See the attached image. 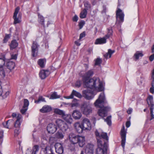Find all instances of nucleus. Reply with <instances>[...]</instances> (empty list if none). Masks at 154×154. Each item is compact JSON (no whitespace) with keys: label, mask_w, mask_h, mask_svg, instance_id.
<instances>
[{"label":"nucleus","mask_w":154,"mask_h":154,"mask_svg":"<svg viewBox=\"0 0 154 154\" xmlns=\"http://www.w3.org/2000/svg\"><path fill=\"white\" fill-rule=\"evenodd\" d=\"M94 104L97 108H100L98 110V113L100 116L102 117L106 116L108 112L110 109L109 106H104L107 104V103L104 94L103 92L100 94L98 99L94 103Z\"/></svg>","instance_id":"1"},{"label":"nucleus","mask_w":154,"mask_h":154,"mask_svg":"<svg viewBox=\"0 0 154 154\" xmlns=\"http://www.w3.org/2000/svg\"><path fill=\"white\" fill-rule=\"evenodd\" d=\"M82 81L85 88H89L91 90L98 91L104 90V88L103 83L100 81L98 78L91 79L88 81Z\"/></svg>","instance_id":"2"},{"label":"nucleus","mask_w":154,"mask_h":154,"mask_svg":"<svg viewBox=\"0 0 154 154\" xmlns=\"http://www.w3.org/2000/svg\"><path fill=\"white\" fill-rule=\"evenodd\" d=\"M74 127L76 131L79 133H82L83 130H90L91 128L89 120L86 118L83 119L81 124L78 122L75 123Z\"/></svg>","instance_id":"3"},{"label":"nucleus","mask_w":154,"mask_h":154,"mask_svg":"<svg viewBox=\"0 0 154 154\" xmlns=\"http://www.w3.org/2000/svg\"><path fill=\"white\" fill-rule=\"evenodd\" d=\"M100 142V140H98L97 147L96 149L95 154H107L108 145H107L106 143L103 144Z\"/></svg>","instance_id":"4"},{"label":"nucleus","mask_w":154,"mask_h":154,"mask_svg":"<svg viewBox=\"0 0 154 154\" xmlns=\"http://www.w3.org/2000/svg\"><path fill=\"white\" fill-rule=\"evenodd\" d=\"M81 109L83 114L89 115L92 112L91 104L89 102H85L81 105Z\"/></svg>","instance_id":"5"},{"label":"nucleus","mask_w":154,"mask_h":154,"mask_svg":"<svg viewBox=\"0 0 154 154\" xmlns=\"http://www.w3.org/2000/svg\"><path fill=\"white\" fill-rule=\"evenodd\" d=\"M95 134L97 137V142L98 140H100L101 142V144H103L102 139L103 140H104V143H106L107 145H108L109 137L107 136V133L105 132H102L101 134H100L97 130H96Z\"/></svg>","instance_id":"6"},{"label":"nucleus","mask_w":154,"mask_h":154,"mask_svg":"<svg viewBox=\"0 0 154 154\" xmlns=\"http://www.w3.org/2000/svg\"><path fill=\"white\" fill-rule=\"evenodd\" d=\"M96 91L91 89L83 90L82 91L83 96L88 100L92 99L96 94Z\"/></svg>","instance_id":"7"},{"label":"nucleus","mask_w":154,"mask_h":154,"mask_svg":"<svg viewBox=\"0 0 154 154\" xmlns=\"http://www.w3.org/2000/svg\"><path fill=\"white\" fill-rule=\"evenodd\" d=\"M147 102L149 106H150V110L151 118L149 119L150 121L154 119V115L153 114L154 109V103L153 101V97L152 95H149L148 97Z\"/></svg>","instance_id":"8"},{"label":"nucleus","mask_w":154,"mask_h":154,"mask_svg":"<svg viewBox=\"0 0 154 154\" xmlns=\"http://www.w3.org/2000/svg\"><path fill=\"white\" fill-rule=\"evenodd\" d=\"M124 13L119 8L118 9L116 12V23L121 25L124 21Z\"/></svg>","instance_id":"9"},{"label":"nucleus","mask_w":154,"mask_h":154,"mask_svg":"<svg viewBox=\"0 0 154 154\" xmlns=\"http://www.w3.org/2000/svg\"><path fill=\"white\" fill-rule=\"evenodd\" d=\"M55 123L60 129L63 131H65L68 128L67 124L63 120L58 119L56 120Z\"/></svg>","instance_id":"10"},{"label":"nucleus","mask_w":154,"mask_h":154,"mask_svg":"<svg viewBox=\"0 0 154 154\" xmlns=\"http://www.w3.org/2000/svg\"><path fill=\"white\" fill-rule=\"evenodd\" d=\"M20 10V8L19 7H17L15 10L13 18L14 20V24H16L20 23L21 21V14L19 13L18 17H17V15Z\"/></svg>","instance_id":"11"},{"label":"nucleus","mask_w":154,"mask_h":154,"mask_svg":"<svg viewBox=\"0 0 154 154\" xmlns=\"http://www.w3.org/2000/svg\"><path fill=\"white\" fill-rule=\"evenodd\" d=\"M80 136L79 135H76L72 133H71L69 135V140L70 142L73 144L72 145L73 146L72 148L70 149L71 151L74 150L75 148L74 144L78 143V140Z\"/></svg>","instance_id":"12"},{"label":"nucleus","mask_w":154,"mask_h":154,"mask_svg":"<svg viewBox=\"0 0 154 154\" xmlns=\"http://www.w3.org/2000/svg\"><path fill=\"white\" fill-rule=\"evenodd\" d=\"M127 131L125 129V127L123 125L120 131V135L122 140L121 142V146L124 149L126 142V135Z\"/></svg>","instance_id":"13"},{"label":"nucleus","mask_w":154,"mask_h":154,"mask_svg":"<svg viewBox=\"0 0 154 154\" xmlns=\"http://www.w3.org/2000/svg\"><path fill=\"white\" fill-rule=\"evenodd\" d=\"M39 45L36 41H33L31 47L32 55L33 57H36L38 55Z\"/></svg>","instance_id":"14"},{"label":"nucleus","mask_w":154,"mask_h":154,"mask_svg":"<svg viewBox=\"0 0 154 154\" xmlns=\"http://www.w3.org/2000/svg\"><path fill=\"white\" fill-rule=\"evenodd\" d=\"M94 74V70L93 69L89 70L86 72L82 76V81H88V79H91L90 78Z\"/></svg>","instance_id":"15"},{"label":"nucleus","mask_w":154,"mask_h":154,"mask_svg":"<svg viewBox=\"0 0 154 154\" xmlns=\"http://www.w3.org/2000/svg\"><path fill=\"white\" fill-rule=\"evenodd\" d=\"M47 129L49 133L52 134L56 132L57 128L55 125L51 123L48 125Z\"/></svg>","instance_id":"16"},{"label":"nucleus","mask_w":154,"mask_h":154,"mask_svg":"<svg viewBox=\"0 0 154 154\" xmlns=\"http://www.w3.org/2000/svg\"><path fill=\"white\" fill-rule=\"evenodd\" d=\"M56 152L59 154H62L63 152V144L60 143H57L55 145Z\"/></svg>","instance_id":"17"},{"label":"nucleus","mask_w":154,"mask_h":154,"mask_svg":"<svg viewBox=\"0 0 154 154\" xmlns=\"http://www.w3.org/2000/svg\"><path fill=\"white\" fill-rule=\"evenodd\" d=\"M74 96H75L80 98H81L82 97V95L80 93L73 90L70 95L68 96H65L64 98L66 99H72L73 98Z\"/></svg>","instance_id":"18"},{"label":"nucleus","mask_w":154,"mask_h":154,"mask_svg":"<svg viewBox=\"0 0 154 154\" xmlns=\"http://www.w3.org/2000/svg\"><path fill=\"white\" fill-rule=\"evenodd\" d=\"M85 150L87 154H93L94 151L93 145L90 143H88L86 146Z\"/></svg>","instance_id":"19"},{"label":"nucleus","mask_w":154,"mask_h":154,"mask_svg":"<svg viewBox=\"0 0 154 154\" xmlns=\"http://www.w3.org/2000/svg\"><path fill=\"white\" fill-rule=\"evenodd\" d=\"M50 72L49 70H41L39 73V75L42 79L45 78L50 74Z\"/></svg>","instance_id":"20"},{"label":"nucleus","mask_w":154,"mask_h":154,"mask_svg":"<svg viewBox=\"0 0 154 154\" xmlns=\"http://www.w3.org/2000/svg\"><path fill=\"white\" fill-rule=\"evenodd\" d=\"M6 66L8 69L11 70L14 68L15 63L11 60H8L7 61Z\"/></svg>","instance_id":"21"},{"label":"nucleus","mask_w":154,"mask_h":154,"mask_svg":"<svg viewBox=\"0 0 154 154\" xmlns=\"http://www.w3.org/2000/svg\"><path fill=\"white\" fill-rule=\"evenodd\" d=\"M72 116L75 119H79L81 117L82 114L79 111L75 110L72 112Z\"/></svg>","instance_id":"22"},{"label":"nucleus","mask_w":154,"mask_h":154,"mask_svg":"<svg viewBox=\"0 0 154 154\" xmlns=\"http://www.w3.org/2000/svg\"><path fill=\"white\" fill-rule=\"evenodd\" d=\"M106 39L104 37L97 39L94 42L95 45H102L106 42Z\"/></svg>","instance_id":"23"},{"label":"nucleus","mask_w":154,"mask_h":154,"mask_svg":"<svg viewBox=\"0 0 154 154\" xmlns=\"http://www.w3.org/2000/svg\"><path fill=\"white\" fill-rule=\"evenodd\" d=\"M63 119L68 123L71 124L73 121V119L72 118L71 115L68 114L65 115L63 116Z\"/></svg>","instance_id":"24"},{"label":"nucleus","mask_w":154,"mask_h":154,"mask_svg":"<svg viewBox=\"0 0 154 154\" xmlns=\"http://www.w3.org/2000/svg\"><path fill=\"white\" fill-rule=\"evenodd\" d=\"M52 110V108L50 106L45 105L40 109V112L42 113H46L50 112Z\"/></svg>","instance_id":"25"},{"label":"nucleus","mask_w":154,"mask_h":154,"mask_svg":"<svg viewBox=\"0 0 154 154\" xmlns=\"http://www.w3.org/2000/svg\"><path fill=\"white\" fill-rule=\"evenodd\" d=\"M46 59L45 58H42L38 59L37 63L39 66L41 68L45 67L46 63Z\"/></svg>","instance_id":"26"},{"label":"nucleus","mask_w":154,"mask_h":154,"mask_svg":"<svg viewBox=\"0 0 154 154\" xmlns=\"http://www.w3.org/2000/svg\"><path fill=\"white\" fill-rule=\"evenodd\" d=\"M80 147H83L85 144V137L83 136H80L78 140V143Z\"/></svg>","instance_id":"27"},{"label":"nucleus","mask_w":154,"mask_h":154,"mask_svg":"<svg viewBox=\"0 0 154 154\" xmlns=\"http://www.w3.org/2000/svg\"><path fill=\"white\" fill-rule=\"evenodd\" d=\"M5 63L4 59L0 58V75L4 74V71L3 68V66L5 65Z\"/></svg>","instance_id":"28"},{"label":"nucleus","mask_w":154,"mask_h":154,"mask_svg":"<svg viewBox=\"0 0 154 154\" xmlns=\"http://www.w3.org/2000/svg\"><path fill=\"white\" fill-rule=\"evenodd\" d=\"M38 22L41 24L45 27V19L44 17L41 15L39 13H38Z\"/></svg>","instance_id":"29"},{"label":"nucleus","mask_w":154,"mask_h":154,"mask_svg":"<svg viewBox=\"0 0 154 154\" xmlns=\"http://www.w3.org/2000/svg\"><path fill=\"white\" fill-rule=\"evenodd\" d=\"M115 52V50H112L111 49H109L107 53H106L104 55V57L106 59L110 58L111 57L112 55Z\"/></svg>","instance_id":"30"},{"label":"nucleus","mask_w":154,"mask_h":154,"mask_svg":"<svg viewBox=\"0 0 154 154\" xmlns=\"http://www.w3.org/2000/svg\"><path fill=\"white\" fill-rule=\"evenodd\" d=\"M18 44L16 40H12L10 44V48L11 50H13L16 48L18 45Z\"/></svg>","instance_id":"31"},{"label":"nucleus","mask_w":154,"mask_h":154,"mask_svg":"<svg viewBox=\"0 0 154 154\" xmlns=\"http://www.w3.org/2000/svg\"><path fill=\"white\" fill-rule=\"evenodd\" d=\"M112 28L110 27L108 29L107 33L104 36L106 39L111 37L112 35Z\"/></svg>","instance_id":"32"},{"label":"nucleus","mask_w":154,"mask_h":154,"mask_svg":"<svg viewBox=\"0 0 154 154\" xmlns=\"http://www.w3.org/2000/svg\"><path fill=\"white\" fill-rule=\"evenodd\" d=\"M54 112L56 114L61 116L62 117L64 114H65V112L63 111L60 109H55L54 110Z\"/></svg>","instance_id":"33"},{"label":"nucleus","mask_w":154,"mask_h":154,"mask_svg":"<svg viewBox=\"0 0 154 154\" xmlns=\"http://www.w3.org/2000/svg\"><path fill=\"white\" fill-rule=\"evenodd\" d=\"M39 146L35 145L33 146L32 150V154H36L39 149Z\"/></svg>","instance_id":"34"},{"label":"nucleus","mask_w":154,"mask_h":154,"mask_svg":"<svg viewBox=\"0 0 154 154\" xmlns=\"http://www.w3.org/2000/svg\"><path fill=\"white\" fill-rule=\"evenodd\" d=\"M45 154H54L52 149L50 147H46L44 151Z\"/></svg>","instance_id":"35"},{"label":"nucleus","mask_w":154,"mask_h":154,"mask_svg":"<svg viewBox=\"0 0 154 154\" xmlns=\"http://www.w3.org/2000/svg\"><path fill=\"white\" fill-rule=\"evenodd\" d=\"M87 10L86 9H84L82 11H81L80 14V18L83 19L86 17L87 14Z\"/></svg>","instance_id":"36"},{"label":"nucleus","mask_w":154,"mask_h":154,"mask_svg":"<svg viewBox=\"0 0 154 154\" xmlns=\"http://www.w3.org/2000/svg\"><path fill=\"white\" fill-rule=\"evenodd\" d=\"M143 56V54L142 52L139 51H137L134 54V57L136 60H137L139 59L140 57H142Z\"/></svg>","instance_id":"37"},{"label":"nucleus","mask_w":154,"mask_h":154,"mask_svg":"<svg viewBox=\"0 0 154 154\" xmlns=\"http://www.w3.org/2000/svg\"><path fill=\"white\" fill-rule=\"evenodd\" d=\"M55 137L58 139H62L63 138L64 135L62 132L58 131L56 134Z\"/></svg>","instance_id":"38"},{"label":"nucleus","mask_w":154,"mask_h":154,"mask_svg":"<svg viewBox=\"0 0 154 154\" xmlns=\"http://www.w3.org/2000/svg\"><path fill=\"white\" fill-rule=\"evenodd\" d=\"M104 121L106 122L108 125L111 126L112 124L111 122V116H108L106 119H103Z\"/></svg>","instance_id":"39"},{"label":"nucleus","mask_w":154,"mask_h":154,"mask_svg":"<svg viewBox=\"0 0 154 154\" xmlns=\"http://www.w3.org/2000/svg\"><path fill=\"white\" fill-rule=\"evenodd\" d=\"M42 102H45L46 101L45 98L41 96H39L38 100L35 101V103H39Z\"/></svg>","instance_id":"40"},{"label":"nucleus","mask_w":154,"mask_h":154,"mask_svg":"<svg viewBox=\"0 0 154 154\" xmlns=\"http://www.w3.org/2000/svg\"><path fill=\"white\" fill-rule=\"evenodd\" d=\"M60 97V96L57 94V92H54L51 94L50 99H54L59 98Z\"/></svg>","instance_id":"41"},{"label":"nucleus","mask_w":154,"mask_h":154,"mask_svg":"<svg viewBox=\"0 0 154 154\" xmlns=\"http://www.w3.org/2000/svg\"><path fill=\"white\" fill-rule=\"evenodd\" d=\"M79 105V103H78V100L76 99H74L71 104V106L72 107H77Z\"/></svg>","instance_id":"42"},{"label":"nucleus","mask_w":154,"mask_h":154,"mask_svg":"<svg viewBox=\"0 0 154 154\" xmlns=\"http://www.w3.org/2000/svg\"><path fill=\"white\" fill-rule=\"evenodd\" d=\"M20 120L18 119L16 121L14 126L16 128H19L20 125Z\"/></svg>","instance_id":"43"},{"label":"nucleus","mask_w":154,"mask_h":154,"mask_svg":"<svg viewBox=\"0 0 154 154\" xmlns=\"http://www.w3.org/2000/svg\"><path fill=\"white\" fill-rule=\"evenodd\" d=\"M10 36L11 35L10 34H6L3 40V43H6L10 38Z\"/></svg>","instance_id":"44"},{"label":"nucleus","mask_w":154,"mask_h":154,"mask_svg":"<svg viewBox=\"0 0 154 154\" xmlns=\"http://www.w3.org/2000/svg\"><path fill=\"white\" fill-rule=\"evenodd\" d=\"M95 65H99L102 62V60L100 58H97L95 60Z\"/></svg>","instance_id":"45"},{"label":"nucleus","mask_w":154,"mask_h":154,"mask_svg":"<svg viewBox=\"0 0 154 154\" xmlns=\"http://www.w3.org/2000/svg\"><path fill=\"white\" fill-rule=\"evenodd\" d=\"M84 7L86 8V9L88 10L91 7V4L88 2H85L84 4Z\"/></svg>","instance_id":"46"},{"label":"nucleus","mask_w":154,"mask_h":154,"mask_svg":"<svg viewBox=\"0 0 154 154\" xmlns=\"http://www.w3.org/2000/svg\"><path fill=\"white\" fill-rule=\"evenodd\" d=\"M3 131L0 129V145H1L3 142Z\"/></svg>","instance_id":"47"},{"label":"nucleus","mask_w":154,"mask_h":154,"mask_svg":"<svg viewBox=\"0 0 154 154\" xmlns=\"http://www.w3.org/2000/svg\"><path fill=\"white\" fill-rule=\"evenodd\" d=\"M29 104V101L28 100L24 99V104L23 106L24 107H27L28 108Z\"/></svg>","instance_id":"48"},{"label":"nucleus","mask_w":154,"mask_h":154,"mask_svg":"<svg viewBox=\"0 0 154 154\" xmlns=\"http://www.w3.org/2000/svg\"><path fill=\"white\" fill-rule=\"evenodd\" d=\"M10 121H11V120H8V121H7L6 122H3L2 124H3V125L4 127H5L6 128H9V125H8V122Z\"/></svg>","instance_id":"49"},{"label":"nucleus","mask_w":154,"mask_h":154,"mask_svg":"<svg viewBox=\"0 0 154 154\" xmlns=\"http://www.w3.org/2000/svg\"><path fill=\"white\" fill-rule=\"evenodd\" d=\"M85 24V22L84 20H82L79 23V26L80 29H81Z\"/></svg>","instance_id":"50"},{"label":"nucleus","mask_w":154,"mask_h":154,"mask_svg":"<svg viewBox=\"0 0 154 154\" xmlns=\"http://www.w3.org/2000/svg\"><path fill=\"white\" fill-rule=\"evenodd\" d=\"M81 85V82L80 80H78L76 81L75 83V86L77 88H79L80 87Z\"/></svg>","instance_id":"51"},{"label":"nucleus","mask_w":154,"mask_h":154,"mask_svg":"<svg viewBox=\"0 0 154 154\" xmlns=\"http://www.w3.org/2000/svg\"><path fill=\"white\" fill-rule=\"evenodd\" d=\"M27 109L28 108L27 107H24L23 106L22 108L20 110L22 114H23L26 112Z\"/></svg>","instance_id":"52"},{"label":"nucleus","mask_w":154,"mask_h":154,"mask_svg":"<svg viewBox=\"0 0 154 154\" xmlns=\"http://www.w3.org/2000/svg\"><path fill=\"white\" fill-rule=\"evenodd\" d=\"M152 78L153 79V81L152 82V86L154 87V70L153 71L152 73Z\"/></svg>","instance_id":"53"},{"label":"nucleus","mask_w":154,"mask_h":154,"mask_svg":"<svg viewBox=\"0 0 154 154\" xmlns=\"http://www.w3.org/2000/svg\"><path fill=\"white\" fill-rule=\"evenodd\" d=\"M78 17L75 15L72 18V20L73 22H77L78 20Z\"/></svg>","instance_id":"54"},{"label":"nucleus","mask_w":154,"mask_h":154,"mask_svg":"<svg viewBox=\"0 0 154 154\" xmlns=\"http://www.w3.org/2000/svg\"><path fill=\"white\" fill-rule=\"evenodd\" d=\"M9 92L8 91L5 92V93L2 95V97L3 99L6 98L9 94Z\"/></svg>","instance_id":"55"},{"label":"nucleus","mask_w":154,"mask_h":154,"mask_svg":"<svg viewBox=\"0 0 154 154\" xmlns=\"http://www.w3.org/2000/svg\"><path fill=\"white\" fill-rule=\"evenodd\" d=\"M85 32H83L82 33L80 34L79 36V39L81 40L82 38L84 37L85 36Z\"/></svg>","instance_id":"56"},{"label":"nucleus","mask_w":154,"mask_h":154,"mask_svg":"<svg viewBox=\"0 0 154 154\" xmlns=\"http://www.w3.org/2000/svg\"><path fill=\"white\" fill-rule=\"evenodd\" d=\"M19 134V130L17 129L14 130V136L15 137H16L18 136Z\"/></svg>","instance_id":"57"},{"label":"nucleus","mask_w":154,"mask_h":154,"mask_svg":"<svg viewBox=\"0 0 154 154\" xmlns=\"http://www.w3.org/2000/svg\"><path fill=\"white\" fill-rule=\"evenodd\" d=\"M81 40L79 39L78 40L76 41L75 42V44L77 46H79L81 43H80V41Z\"/></svg>","instance_id":"58"},{"label":"nucleus","mask_w":154,"mask_h":154,"mask_svg":"<svg viewBox=\"0 0 154 154\" xmlns=\"http://www.w3.org/2000/svg\"><path fill=\"white\" fill-rule=\"evenodd\" d=\"M133 109L131 108H129L127 111V112L128 114H131L132 112Z\"/></svg>","instance_id":"59"},{"label":"nucleus","mask_w":154,"mask_h":154,"mask_svg":"<svg viewBox=\"0 0 154 154\" xmlns=\"http://www.w3.org/2000/svg\"><path fill=\"white\" fill-rule=\"evenodd\" d=\"M149 91L152 94H154V87L152 86L150 88Z\"/></svg>","instance_id":"60"},{"label":"nucleus","mask_w":154,"mask_h":154,"mask_svg":"<svg viewBox=\"0 0 154 154\" xmlns=\"http://www.w3.org/2000/svg\"><path fill=\"white\" fill-rule=\"evenodd\" d=\"M17 58V56L16 54L11 55V58L12 59L16 60Z\"/></svg>","instance_id":"61"},{"label":"nucleus","mask_w":154,"mask_h":154,"mask_svg":"<svg viewBox=\"0 0 154 154\" xmlns=\"http://www.w3.org/2000/svg\"><path fill=\"white\" fill-rule=\"evenodd\" d=\"M149 59L151 61H152L154 59V54H153L150 56Z\"/></svg>","instance_id":"62"},{"label":"nucleus","mask_w":154,"mask_h":154,"mask_svg":"<svg viewBox=\"0 0 154 154\" xmlns=\"http://www.w3.org/2000/svg\"><path fill=\"white\" fill-rule=\"evenodd\" d=\"M131 125V123L130 121H128L126 123V126L127 128H129Z\"/></svg>","instance_id":"63"},{"label":"nucleus","mask_w":154,"mask_h":154,"mask_svg":"<svg viewBox=\"0 0 154 154\" xmlns=\"http://www.w3.org/2000/svg\"><path fill=\"white\" fill-rule=\"evenodd\" d=\"M84 66L86 70H87L89 68L88 64H84Z\"/></svg>","instance_id":"64"}]
</instances>
